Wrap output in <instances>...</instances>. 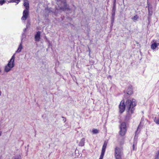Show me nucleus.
Here are the masks:
<instances>
[{"instance_id": "f257e3e1", "label": "nucleus", "mask_w": 159, "mask_h": 159, "mask_svg": "<svg viewBox=\"0 0 159 159\" xmlns=\"http://www.w3.org/2000/svg\"><path fill=\"white\" fill-rule=\"evenodd\" d=\"M137 103L136 100L134 98L127 99L125 102L127 111L131 113H134Z\"/></svg>"}, {"instance_id": "f03ea898", "label": "nucleus", "mask_w": 159, "mask_h": 159, "mask_svg": "<svg viewBox=\"0 0 159 159\" xmlns=\"http://www.w3.org/2000/svg\"><path fill=\"white\" fill-rule=\"evenodd\" d=\"M23 5L25 8L23 12V16L21 18L22 20H25L28 18L29 15L30 7L29 2L27 0L24 1Z\"/></svg>"}, {"instance_id": "7ed1b4c3", "label": "nucleus", "mask_w": 159, "mask_h": 159, "mask_svg": "<svg viewBox=\"0 0 159 159\" xmlns=\"http://www.w3.org/2000/svg\"><path fill=\"white\" fill-rule=\"evenodd\" d=\"M15 55L14 54L11 57L7 64L5 66L4 70L6 72L10 71L14 66V61L15 59Z\"/></svg>"}, {"instance_id": "20e7f679", "label": "nucleus", "mask_w": 159, "mask_h": 159, "mask_svg": "<svg viewBox=\"0 0 159 159\" xmlns=\"http://www.w3.org/2000/svg\"><path fill=\"white\" fill-rule=\"evenodd\" d=\"M123 148L116 147L114 149V156L116 159H122Z\"/></svg>"}, {"instance_id": "39448f33", "label": "nucleus", "mask_w": 159, "mask_h": 159, "mask_svg": "<svg viewBox=\"0 0 159 159\" xmlns=\"http://www.w3.org/2000/svg\"><path fill=\"white\" fill-rule=\"evenodd\" d=\"M119 134L121 136H124L127 131L126 125L125 122H122L120 125Z\"/></svg>"}, {"instance_id": "423d86ee", "label": "nucleus", "mask_w": 159, "mask_h": 159, "mask_svg": "<svg viewBox=\"0 0 159 159\" xmlns=\"http://www.w3.org/2000/svg\"><path fill=\"white\" fill-rule=\"evenodd\" d=\"M125 100L122 99L120 102L119 106V112L121 114L123 113L125 111Z\"/></svg>"}, {"instance_id": "0eeeda50", "label": "nucleus", "mask_w": 159, "mask_h": 159, "mask_svg": "<svg viewBox=\"0 0 159 159\" xmlns=\"http://www.w3.org/2000/svg\"><path fill=\"white\" fill-rule=\"evenodd\" d=\"M127 111V113L125 116V120L127 122L128 121L131 119V115L133 113H131L130 112H129Z\"/></svg>"}, {"instance_id": "6e6552de", "label": "nucleus", "mask_w": 159, "mask_h": 159, "mask_svg": "<svg viewBox=\"0 0 159 159\" xmlns=\"http://www.w3.org/2000/svg\"><path fill=\"white\" fill-rule=\"evenodd\" d=\"M40 39V32L38 31L35 35L34 37L35 41L37 42L39 41Z\"/></svg>"}, {"instance_id": "1a4fd4ad", "label": "nucleus", "mask_w": 159, "mask_h": 159, "mask_svg": "<svg viewBox=\"0 0 159 159\" xmlns=\"http://www.w3.org/2000/svg\"><path fill=\"white\" fill-rule=\"evenodd\" d=\"M127 93L129 95H131L133 93L132 86L130 85L128 87L127 90Z\"/></svg>"}, {"instance_id": "9d476101", "label": "nucleus", "mask_w": 159, "mask_h": 159, "mask_svg": "<svg viewBox=\"0 0 159 159\" xmlns=\"http://www.w3.org/2000/svg\"><path fill=\"white\" fill-rule=\"evenodd\" d=\"M159 45V43L155 42L153 43L151 45V48L152 49H154Z\"/></svg>"}, {"instance_id": "9b49d317", "label": "nucleus", "mask_w": 159, "mask_h": 159, "mask_svg": "<svg viewBox=\"0 0 159 159\" xmlns=\"http://www.w3.org/2000/svg\"><path fill=\"white\" fill-rule=\"evenodd\" d=\"M85 143V138H82L79 143V146L82 147L84 146Z\"/></svg>"}, {"instance_id": "f8f14e48", "label": "nucleus", "mask_w": 159, "mask_h": 159, "mask_svg": "<svg viewBox=\"0 0 159 159\" xmlns=\"http://www.w3.org/2000/svg\"><path fill=\"white\" fill-rule=\"evenodd\" d=\"M107 143L106 142V141H105V142L104 143L103 145L102 150V152H105L107 146Z\"/></svg>"}, {"instance_id": "ddd939ff", "label": "nucleus", "mask_w": 159, "mask_h": 159, "mask_svg": "<svg viewBox=\"0 0 159 159\" xmlns=\"http://www.w3.org/2000/svg\"><path fill=\"white\" fill-rule=\"evenodd\" d=\"M64 7H60V9L63 10L65 11L66 10L69 9V8L67 7V5L66 4V2H64Z\"/></svg>"}, {"instance_id": "4468645a", "label": "nucleus", "mask_w": 159, "mask_h": 159, "mask_svg": "<svg viewBox=\"0 0 159 159\" xmlns=\"http://www.w3.org/2000/svg\"><path fill=\"white\" fill-rule=\"evenodd\" d=\"M22 45L21 43L20 45H19V46L18 48L16 51V52H20L21 51V50L22 49Z\"/></svg>"}, {"instance_id": "2eb2a0df", "label": "nucleus", "mask_w": 159, "mask_h": 159, "mask_svg": "<svg viewBox=\"0 0 159 159\" xmlns=\"http://www.w3.org/2000/svg\"><path fill=\"white\" fill-rule=\"evenodd\" d=\"M116 10V0H115L113 4L112 11L115 12Z\"/></svg>"}, {"instance_id": "dca6fc26", "label": "nucleus", "mask_w": 159, "mask_h": 159, "mask_svg": "<svg viewBox=\"0 0 159 159\" xmlns=\"http://www.w3.org/2000/svg\"><path fill=\"white\" fill-rule=\"evenodd\" d=\"M154 121L157 124H159V116L155 117L154 119Z\"/></svg>"}, {"instance_id": "f3484780", "label": "nucleus", "mask_w": 159, "mask_h": 159, "mask_svg": "<svg viewBox=\"0 0 159 159\" xmlns=\"http://www.w3.org/2000/svg\"><path fill=\"white\" fill-rule=\"evenodd\" d=\"M92 132L93 134H96L99 133V131L97 129H93L92 131Z\"/></svg>"}, {"instance_id": "a211bd4d", "label": "nucleus", "mask_w": 159, "mask_h": 159, "mask_svg": "<svg viewBox=\"0 0 159 159\" xmlns=\"http://www.w3.org/2000/svg\"><path fill=\"white\" fill-rule=\"evenodd\" d=\"M20 0H11L10 1V2H16L17 4H18L20 2Z\"/></svg>"}, {"instance_id": "6ab92c4d", "label": "nucleus", "mask_w": 159, "mask_h": 159, "mask_svg": "<svg viewBox=\"0 0 159 159\" xmlns=\"http://www.w3.org/2000/svg\"><path fill=\"white\" fill-rule=\"evenodd\" d=\"M147 4H148V11H152V7L151 6L150 4L149 3V2H147Z\"/></svg>"}, {"instance_id": "aec40b11", "label": "nucleus", "mask_w": 159, "mask_h": 159, "mask_svg": "<svg viewBox=\"0 0 159 159\" xmlns=\"http://www.w3.org/2000/svg\"><path fill=\"white\" fill-rule=\"evenodd\" d=\"M155 159H159V150L156 153Z\"/></svg>"}, {"instance_id": "412c9836", "label": "nucleus", "mask_w": 159, "mask_h": 159, "mask_svg": "<svg viewBox=\"0 0 159 159\" xmlns=\"http://www.w3.org/2000/svg\"><path fill=\"white\" fill-rule=\"evenodd\" d=\"M139 18V17L137 15H135L133 17H132V19L134 20H137Z\"/></svg>"}, {"instance_id": "4be33fe9", "label": "nucleus", "mask_w": 159, "mask_h": 159, "mask_svg": "<svg viewBox=\"0 0 159 159\" xmlns=\"http://www.w3.org/2000/svg\"><path fill=\"white\" fill-rule=\"evenodd\" d=\"M104 152H102L101 153V154L100 156V158L99 159H103L104 155Z\"/></svg>"}, {"instance_id": "5701e85b", "label": "nucleus", "mask_w": 159, "mask_h": 159, "mask_svg": "<svg viewBox=\"0 0 159 159\" xmlns=\"http://www.w3.org/2000/svg\"><path fill=\"white\" fill-rule=\"evenodd\" d=\"M5 0H0V5H2L6 2Z\"/></svg>"}, {"instance_id": "b1692460", "label": "nucleus", "mask_w": 159, "mask_h": 159, "mask_svg": "<svg viewBox=\"0 0 159 159\" xmlns=\"http://www.w3.org/2000/svg\"><path fill=\"white\" fill-rule=\"evenodd\" d=\"M115 12L112 11L111 17H112V19L113 20H114V17H115Z\"/></svg>"}, {"instance_id": "393cba45", "label": "nucleus", "mask_w": 159, "mask_h": 159, "mask_svg": "<svg viewBox=\"0 0 159 159\" xmlns=\"http://www.w3.org/2000/svg\"><path fill=\"white\" fill-rule=\"evenodd\" d=\"M152 11H148V15L150 17L152 15Z\"/></svg>"}, {"instance_id": "a878e982", "label": "nucleus", "mask_w": 159, "mask_h": 159, "mask_svg": "<svg viewBox=\"0 0 159 159\" xmlns=\"http://www.w3.org/2000/svg\"><path fill=\"white\" fill-rule=\"evenodd\" d=\"M124 139H123L121 141H120L119 143V144L120 146H121L123 144H124Z\"/></svg>"}, {"instance_id": "bb28decb", "label": "nucleus", "mask_w": 159, "mask_h": 159, "mask_svg": "<svg viewBox=\"0 0 159 159\" xmlns=\"http://www.w3.org/2000/svg\"><path fill=\"white\" fill-rule=\"evenodd\" d=\"M21 157L20 156H19L18 157H14L13 159H21Z\"/></svg>"}, {"instance_id": "cd10ccee", "label": "nucleus", "mask_w": 159, "mask_h": 159, "mask_svg": "<svg viewBox=\"0 0 159 159\" xmlns=\"http://www.w3.org/2000/svg\"><path fill=\"white\" fill-rule=\"evenodd\" d=\"M133 150H134V144H133Z\"/></svg>"}, {"instance_id": "c85d7f7f", "label": "nucleus", "mask_w": 159, "mask_h": 159, "mask_svg": "<svg viewBox=\"0 0 159 159\" xmlns=\"http://www.w3.org/2000/svg\"><path fill=\"white\" fill-rule=\"evenodd\" d=\"M1 132H0V136H1Z\"/></svg>"}, {"instance_id": "c756f323", "label": "nucleus", "mask_w": 159, "mask_h": 159, "mask_svg": "<svg viewBox=\"0 0 159 159\" xmlns=\"http://www.w3.org/2000/svg\"><path fill=\"white\" fill-rule=\"evenodd\" d=\"M1 92L0 91V96L1 95Z\"/></svg>"}, {"instance_id": "7c9ffc66", "label": "nucleus", "mask_w": 159, "mask_h": 159, "mask_svg": "<svg viewBox=\"0 0 159 159\" xmlns=\"http://www.w3.org/2000/svg\"><path fill=\"white\" fill-rule=\"evenodd\" d=\"M154 40H153V41H153V42H154Z\"/></svg>"}, {"instance_id": "2f4dec72", "label": "nucleus", "mask_w": 159, "mask_h": 159, "mask_svg": "<svg viewBox=\"0 0 159 159\" xmlns=\"http://www.w3.org/2000/svg\"><path fill=\"white\" fill-rule=\"evenodd\" d=\"M1 72V70H0V72Z\"/></svg>"}]
</instances>
